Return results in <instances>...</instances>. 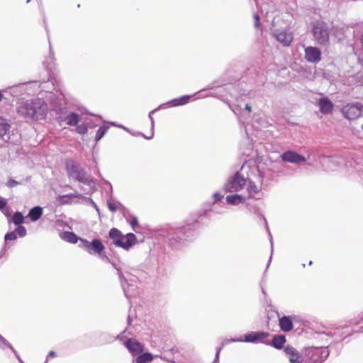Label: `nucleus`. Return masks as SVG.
<instances>
[{
	"label": "nucleus",
	"mask_w": 363,
	"mask_h": 363,
	"mask_svg": "<svg viewBox=\"0 0 363 363\" xmlns=\"http://www.w3.org/2000/svg\"><path fill=\"white\" fill-rule=\"evenodd\" d=\"M46 104L40 99L31 101H22L18 103L17 112L26 117L34 120L43 119L46 116Z\"/></svg>",
	"instance_id": "f257e3e1"
},
{
	"label": "nucleus",
	"mask_w": 363,
	"mask_h": 363,
	"mask_svg": "<svg viewBox=\"0 0 363 363\" xmlns=\"http://www.w3.org/2000/svg\"><path fill=\"white\" fill-rule=\"evenodd\" d=\"M311 32L315 41L321 45L328 44L330 30L327 23L324 21H317L311 23Z\"/></svg>",
	"instance_id": "f03ea898"
},
{
	"label": "nucleus",
	"mask_w": 363,
	"mask_h": 363,
	"mask_svg": "<svg viewBox=\"0 0 363 363\" xmlns=\"http://www.w3.org/2000/svg\"><path fill=\"white\" fill-rule=\"evenodd\" d=\"M341 112L349 121L356 120L363 116V106L360 104H347L342 106Z\"/></svg>",
	"instance_id": "7ed1b4c3"
},
{
	"label": "nucleus",
	"mask_w": 363,
	"mask_h": 363,
	"mask_svg": "<svg viewBox=\"0 0 363 363\" xmlns=\"http://www.w3.org/2000/svg\"><path fill=\"white\" fill-rule=\"evenodd\" d=\"M82 247L87 251L89 254H98L100 255L104 252L105 247L101 241L99 239H95L92 242H89L86 240L79 239Z\"/></svg>",
	"instance_id": "20e7f679"
},
{
	"label": "nucleus",
	"mask_w": 363,
	"mask_h": 363,
	"mask_svg": "<svg viewBox=\"0 0 363 363\" xmlns=\"http://www.w3.org/2000/svg\"><path fill=\"white\" fill-rule=\"evenodd\" d=\"M305 59L308 62L318 63L321 60V51L313 46L306 47L304 50Z\"/></svg>",
	"instance_id": "39448f33"
},
{
	"label": "nucleus",
	"mask_w": 363,
	"mask_h": 363,
	"mask_svg": "<svg viewBox=\"0 0 363 363\" xmlns=\"http://www.w3.org/2000/svg\"><path fill=\"white\" fill-rule=\"evenodd\" d=\"M269 336V334L267 332H251L245 335L244 341L248 342H263Z\"/></svg>",
	"instance_id": "423d86ee"
},
{
	"label": "nucleus",
	"mask_w": 363,
	"mask_h": 363,
	"mask_svg": "<svg viewBox=\"0 0 363 363\" xmlns=\"http://www.w3.org/2000/svg\"><path fill=\"white\" fill-rule=\"evenodd\" d=\"M286 355L288 357L290 363H303V357L298 351L289 345L284 347V350Z\"/></svg>",
	"instance_id": "0eeeda50"
},
{
	"label": "nucleus",
	"mask_w": 363,
	"mask_h": 363,
	"mask_svg": "<svg viewBox=\"0 0 363 363\" xmlns=\"http://www.w3.org/2000/svg\"><path fill=\"white\" fill-rule=\"evenodd\" d=\"M124 344L133 356L140 354L144 350V345L134 339H128Z\"/></svg>",
	"instance_id": "6e6552de"
},
{
	"label": "nucleus",
	"mask_w": 363,
	"mask_h": 363,
	"mask_svg": "<svg viewBox=\"0 0 363 363\" xmlns=\"http://www.w3.org/2000/svg\"><path fill=\"white\" fill-rule=\"evenodd\" d=\"M273 36L277 41L286 47L289 46L294 40L293 33L286 30L275 33Z\"/></svg>",
	"instance_id": "1a4fd4ad"
},
{
	"label": "nucleus",
	"mask_w": 363,
	"mask_h": 363,
	"mask_svg": "<svg viewBox=\"0 0 363 363\" xmlns=\"http://www.w3.org/2000/svg\"><path fill=\"white\" fill-rule=\"evenodd\" d=\"M136 237L133 233H128L125 236H121L120 239L115 241L117 246L121 247L124 249H128L130 247L135 243Z\"/></svg>",
	"instance_id": "9d476101"
},
{
	"label": "nucleus",
	"mask_w": 363,
	"mask_h": 363,
	"mask_svg": "<svg viewBox=\"0 0 363 363\" xmlns=\"http://www.w3.org/2000/svg\"><path fill=\"white\" fill-rule=\"evenodd\" d=\"M317 104L319 107L320 112L324 115L330 114L334 108L333 103L328 97L320 98Z\"/></svg>",
	"instance_id": "9b49d317"
},
{
	"label": "nucleus",
	"mask_w": 363,
	"mask_h": 363,
	"mask_svg": "<svg viewBox=\"0 0 363 363\" xmlns=\"http://www.w3.org/2000/svg\"><path fill=\"white\" fill-rule=\"evenodd\" d=\"M283 161L291 163H301L306 162V158L302 155L294 152L287 151L281 156Z\"/></svg>",
	"instance_id": "f8f14e48"
},
{
	"label": "nucleus",
	"mask_w": 363,
	"mask_h": 363,
	"mask_svg": "<svg viewBox=\"0 0 363 363\" xmlns=\"http://www.w3.org/2000/svg\"><path fill=\"white\" fill-rule=\"evenodd\" d=\"M246 183L245 178L241 176L239 173H236L232 182L228 186L229 191H238L243 188Z\"/></svg>",
	"instance_id": "ddd939ff"
},
{
	"label": "nucleus",
	"mask_w": 363,
	"mask_h": 363,
	"mask_svg": "<svg viewBox=\"0 0 363 363\" xmlns=\"http://www.w3.org/2000/svg\"><path fill=\"white\" fill-rule=\"evenodd\" d=\"M281 330L284 332H289L293 329V323L288 316H284L279 319V323Z\"/></svg>",
	"instance_id": "4468645a"
},
{
	"label": "nucleus",
	"mask_w": 363,
	"mask_h": 363,
	"mask_svg": "<svg viewBox=\"0 0 363 363\" xmlns=\"http://www.w3.org/2000/svg\"><path fill=\"white\" fill-rule=\"evenodd\" d=\"M11 125L6 119L0 116V138H4L10 130Z\"/></svg>",
	"instance_id": "2eb2a0df"
},
{
	"label": "nucleus",
	"mask_w": 363,
	"mask_h": 363,
	"mask_svg": "<svg viewBox=\"0 0 363 363\" xmlns=\"http://www.w3.org/2000/svg\"><path fill=\"white\" fill-rule=\"evenodd\" d=\"M43 214V209L40 206H36L33 208L29 213L28 217L32 221H36L38 220Z\"/></svg>",
	"instance_id": "dca6fc26"
},
{
	"label": "nucleus",
	"mask_w": 363,
	"mask_h": 363,
	"mask_svg": "<svg viewBox=\"0 0 363 363\" xmlns=\"http://www.w3.org/2000/svg\"><path fill=\"white\" fill-rule=\"evenodd\" d=\"M60 238L62 240L73 244L77 243L79 240L77 235L72 232H64L60 235Z\"/></svg>",
	"instance_id": "f3484780"
},
{
	"label": "nucleus",
	"mask_w": 363,
	"mask_h": 363,
	"mask_svg": "<svg viewBox=\"0 0 363 363\" xmlns=\"http://www.w3.org/2000/svg\"><path fill=\"white\" fill-rule=\"evenodd\" d=\"M286 342L285 336L279 335L273 337L272 345L277 349H281Z\"/></svg>",
	"instance_id": "a211bd4d"
},
{
	"label": "nucleus",
	"mask_w": 363,
	"mask_h": 363,
	"mask_svg": "<svg viewBox=\"0 0 363 363\" xmlns=\"http://www.w3.org/2000/svg\"><path fill=\"white\" fill-rule=\"evenodd\" d=\"M79 120V116L76 113H71L65 118V122L71 126L77 125Z\"/></svg>",
	"instance_id": "6ab92c4d"
},
{
	"label": "nucleus",
	"mask_w": 363,
	"mask_h": 363,
	"mask_svg": "<svg viewBox=\"0 0 363 363\" xmlns=\"http://www.w3.org/2000/svg\"><path fill=\"white\" fill-rule=\"evenodd\" d=\"M245 201V198L240 195H228L226 197V201L228 203L235 205L240 203H244Z\"/></svg>",
	"instance_id": "aec40b11"
},
{
	"label": "nucleus",
	"mask_w": 363,
	"mask_h": 363,
	"mask_svg": "<svg viewBox=\"0 0 363 363\" xmlns=\"http://www.w3.org/2000/svg\"><path fill=\"white\" fill-rule=\"evenodd\" d=\"M261 187L256 186L252 182L249 181L247 184V191L250 198H255V195L259 192Z\"/></svg>",
	"instance_id": "412c9836"
},
{
	"label": "nucleus",
	"mask_w": 363,
	"mask_h": 363,
	"mask_svg": "<svg viewBox=\"0 0 363 363\" xmlns=\"http://www.w3.org/2000/svg\"><path fill=\"white\" fill-rule=\"evenodd\" d=\"M153 360V356L151 353L145 352L140 354L136 358L137 363H149Z\"/></svg>",
	"instance_id": "4be33fe9"
},
{
	"label": "nucleus",
	"mask_w": 363,
	"mask_h": 363,
	"mask_svg": "<svg viewBox=\"0 0 363 363\" xmlns=\"http://www.w3.org/2000/svg\"><path fill=\"white\" fill-rule=\"evenodd\" d=\"M189 101V96H184L178 99H175L171 101L173 106H182L187 104Z\"/></svg>",
	"instance_id": "5701e85b"
},
{
	"label": "nucleus",
	"mask_w": 363,
	"mask_h": 363,
	"mask_svg": "<svg viewBox=\"0 0 363 363\" xmlns=\"http://www.w3.org/2000/svg\"><path fill=\"white\" fill-rule=\"evenodd\" d=\"M189 101V96H184L178 99H175L171 101L173 106H182L187 104Z\"/></svg>",
	"instance_id": "b1692460"
},
{
	"label": "nucleus",
	"mask_w": 363,
	"mask_h": 363,
	"mask_svg": "<svg viewBox=\"0 0 363 363\" xmlns=\"http://www.w3.org/2000/svg\"><path fill=\"white\" fill-rule=\"evenodd\" d=\"M12 222L16 225H20L24 222V217L20 212H16L11 218Z\"/></svg>",
	"instance_id": "393cba45"
},
{
	"label": "nucleus",
	"mask_w": 363,
	"mask_h": 363,
	"mask_svg": "<svg viewBox=\"0 0 363 363\" xmlns=\"http://www.w3.org/2000/svg\"><path fill=\"white\" fill-rule=\"evenodd\" d=\"M108 127L105 125L101 126L98 129L95 137L96 142L100 140L104 137V135L106 133Z\"/></svg>",
	"instance_id": "a878e982"
},
{
	"label": "nucleus",
	"mask_w": 363,
	"mask_h": 363,
	"mask_svg": "<svg viewBox=\"0 0 363 363\" xmlns=\"http://www.w3.org/2000/svg\"><path fill=\"white\" fill-rule=\"evenodd\" d=\"M109 236L110 238H111L112 239L115 240V241H116V240L118 239H120V238L122 236L121 235V233L120 230H118V229L116 228H112L111 229V230L109 231Z\"/></svg>",
	"instance_id": "bb28decb"
},
{
	"label": "nucleus",
	"mask_w": 363,
	"mask_h": 363,
	"mask_svg": "<svg viewBox=\"0 0 363 363\" xmlns=\"http://www.w3.org/2000/svg\"><path fill=\"white\" fill-rule=\"evenodd\" d=\"M7 201L5 199L0 197V211H1L6 216H9V209H6Z\"/></svg>",
	"instance_id": "cd10ccee"
},
{
	"label": "nucleus",
	"mask_w": 363,
	"mask_h": 363,
	"mask_svg": "<svg viewBox=\"0 0 363 363\" xmlns=\"http://www.w3.org/2000/svg\"><path fill=\"white\" fill-rule=\"evenodd\" d=\"M76 131L79 134H85L87 132V127L85 124H81L77 127Z\"/></svg>",
	"instance_id": "c85d7f7f"
},
{
	"label": "nucleus",
	"mask_w": 363,
	"mask_h": 363,
	"mask_svg": "<svg viewBox=\"0 0 363 363\" xmlns=\"http://www.w3.org/2000/svg\"><path fill=\"white\" fill-rule=\"evenodd\" d=\"M17 238L16 233V232H10L6 234L5 235V240H14Z\"/></svg>",
	"instance_id": "c756f323"
},
{
	"label": "nucleus",
	"mask_w": 363,
	"mask_h": 363,
	"mask_svg": "<svg viewBox=\"0 0 363 363\" xmlns=\"http://www.w3.org/2000/svg\"><path fill=\"white\" fill-rule=\"evenodd\" d=\"M16 233H18L21 237H23L26 234V230L23 226L20 225L16 228Z\"/></svg>",
	"instance_id": "7c9ffc66"
},
{
	"label": "nucleus",
	"mask_w": 363,
	"mask_h": 363,
	"mask_svg": "<svg viewBox=\"0 0 363 363\" xmlns=\"http://www.w3.org/2000/svg\"><path fill=\"white\" fill-rule=\"evenodd\" d=\"M253 18L255 20V26L259 28L260 26V18L258 13H254Z\"/></svg>",
	"instance_id": "2f4dec72"
},
{
	"label": "nucleus",
	"mask_w": 363,
	"mask_h": 363,
	"mask_svg": "<svg viewBox=\"0 0 363 363\" xmlns=\"http://www.w3.org/2000/svg\"><path fill=\"white\" fill-rule=\"evenodd\" d=\"M108 208L109 210L111 211V212H115L117 210V205L113 203V202H111V201H108Z\"/></svg>",
	"instance_id": "473e14b6"
},
{
	"label": "nucleus",
	"mask_w": 363,
	"mask_h": 363,
	"mask_svg": "<svg viewBox=\"0 0 363 363\" xmlns=\"http://www.w3.org/2000/svg\"><path fill=\"white\" fill-rule=\"evenodd\" d=\"M18 182H16V180H14V179H9V180L8 181V182H7V185H8V186H9V187H10V188H12V187H13V186H16V185H18Z\"/></svg>",
	"instance_id": "72a5a7b5"
},
{
	"label": "nucleus",
	"mask_w": 363,
	"mask_h": 363,
	"mask_svg": "<svg viewBox=\"0 0 363 363\" xmlns=\"http://www.w3.org/2000/svg\"><path fill=\"white\" fill-rule=\"evenodd\" d=\"M138 220H137V218H134L130 221V225H131V226H132L133 228H135V226H137V225H138Z\"/></svg>",
	"instance_id": "f704fd0d"
},
{
	"label": "nucleus",
	"mask_w": 363,
	"mask_h": 363,
	"mask_svg": "<svg viewBox=\"0 0 363 363\" xmlns=\"http://www.w3.org/2000/svg\"><path fill=\"white\" fill-rule=\"evenodd\" d=\"M56 356V353L54 352V351H50L49 353H48V357H50V358H53Z\"/></svg>",
	"instance_id": "c9c22d12"
},
{
	"label": "nucleus",
	"mask_w": 363,
	"mask_h": 363,
	"mask_svg": "<svg viewBox=\"0 0 363 363\" xmlns=\"http://www.w3.org/2000/svg\"><path fill=\"white\" fill-rule=\"evenodd\" d=\"M245 108L248 112H251L252 111V108H251V106L249 104H246Z\"/></svg>",
	"instance_id": "e433bc0d"
},
{
	"label": "nucleus",
	"mask_w": 363,
	"mask_h": 363,
	"mask_svg": "<svg viewBox=\"0 0 363 363\" xmlns=\"http://www.w3.org/2000/svg\"><path fill=\"white\" fill-rule=\"evenodd\" d=\"M214 196H215L216 199H220V195H219L218 194H216L214 195Z\"/></svg>",
	"instance_id": "4c0bfd02"
},
{
	"label": "nucleus",
	"mask_w": 363,
	"mask_h": 363,
	"mask_svg": "<svg viewBox=\"0 0 363 363\" xmlns=\"http://www.w3.org/2000/svg\"><path fill=\"white\" fill-rule=\"evenodd\" d=\"M361 42H362V49H363V34L362 35V37H361Z\"/></svg>",
	"instance_id": "58836bf2"
},
{
	"label": "nucleus",
	"mask_w": 363,
	"mask_h": 363,
	"mask_svg": "<svg viewBox=\"0 0 363 363\" xmlns=\"http://www.w3.org/2000/svg\"><path fill=\"white\" fill-rule=\"evenodd\" d=\"M312 264H313L312 261H310L308 263L309 265H312Z\"/></svg>",
	"instance_id": "ea45409f"
},
{
	"label": "nucleus",
	"mask_w": 363,
	"mask_h": 363,
	"mask_svg": "<svg viewBox=\"0 0 363 363\" xmlns=\"http://www.w3.org/2000/svg\"><path fill=\"white\" fill-rule=\"evenodd\" d=\"M18 359L21 362V363H23V361L20 358H18Z\"/></svg>",
	"instance_id": "a19ab883"
},
{
	"label": "nucleus",
	"mask_w": 363,
	"mask_h": 363,
	"mask_svg": "<svg viewBox=\"0 0 363 363\" xmlns=\"http://www.w3.org/2000/svg\"><path fill=\"white\" fill-rule=\"evenodd\" d=\"M362 130H363V124H362Z\"/></svg>",
	"instance_id": "79ce46f5"
},
{
	"label": "nucleus",
	"mask_w": 363,
	"mask_h": 363,
	"mask_svg": "<svg viewBox=\"0 0 363 363\" xmlns=\"http://www.w3.org/2000/svg\"><path fill=\"white\" fill-rule=\"evenodd\" d=\"M362 320H363V318H362Z\"/></svg>",
	"instance_id": "37998d69"
}]
</instances>
